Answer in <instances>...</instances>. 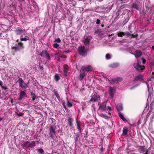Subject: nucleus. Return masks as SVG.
Returning <instances> with one entry per match:
<instances>
[{
  "label": "nucleus",
  "mask_w": 154,
  "mask_h": 154,
  "mask_svg": "<svg viewBox=\"0 0 154 154\" xmlns=\"http://www.w3.org/2000/svg\"><path fill=\"white\" fill-rule=\"evenodd\" d=\"M100 21L99 19H97L96 20V23L97 24H100Z\"/></svg>",
  "instance_id": "obj_44"
},
{
  "label": "nucleus",
  "mask_w": 154,
  "mask_h": 154,
  "mask_svg": "<svg viewBox=\"0 0 154 154\" xmlns=\"http://www.w3.org/2000/svg\"><path fill=\"white\" fill-rule=\"evenodd\" d=\"M58 60H59V61H60V57H59L58 58Z\"/></svg>",
  "instance_id": "obj_62"
},
{
  "label": "nucleus",
  "mask_w": 154,
  "mask_h": 154,
  "mask_svg": "<svg viewBox=\"0 0 154 154\" xmlns=\"http://www.w3.org/2000/svg\"><path fill=\"white\" fill-rule=\"evenodd\" d=\"M82 70L84 72H89L91 70V67L89 65L83 66L81 67Z\"/></svg>",
  "instance_id": "obj_12"
},
{
  "label": "nucleus",
  "mask_w": 154,
  "mask_h": 154,
  "mask_svg": "<svg viewBox=\"0 0 154 154\" xmlns=\"http://www.w3.org/2000/svg\"><path fill=\"white\" fill-rule=\"evenodd\" d=\"M79 52V54L82 56H85L87 54V51L84 47L80 46L78 48Z\"/></svg>",
  "instance_id": "obj_5"
},
{
  "label": "nucleus",
  "mask_w": 154,
  "mask_h": 154,
  "mask_svg": "<svg viewBox=\"0 0 154 154\" xmlns=\"http://www.w3.org/2000/svg\"><path fill=\"white\" fill-rule=\"evenodd\" d=\"M18 82L19 83L20 86L22 88H23L27 86V85L25 83L21 78H19Z\"/></svg>",
  "instance_id": "obj_7"
},
{
  "label": "nucleus",
  "mask_w": 154,
  "mask_h": 154,
  "mask_svg": "<svg viewBox=\"0 0 154 154\" xmlns=\"http://www.w3.org/2000/svg\"><path fill=\"white\" fill-rule=\"evenodd\" d=\"M124 33L125 34V35H127L129 37H131V36H133V34H131L128 32H124Z\"/></svg>",
  "instance_id": "obj_30"
},
{
  "label": "nucleus",
  "mask_w": 154,
  "mask_h": 154,
  "mask_svg": "<svg viewBox=\"0 0 154 154\" xmlns=\"http://www.w3.org/2000/svg\"><path fill=\"white\" fill-rule=\"evenodd\" d=\"M70 52V51L69 50H67L66 51H65V52L66 53H68Z\"/></svg>",
  "instance_id": "obj_53"
},
{
  "label": "nucleus",
  "mask_w": 154,
  "mask_h": 154,
  "mask_svg": "<svg viewBox=\"0 0 154 154\" xmlns=\"http://www.w3.org/2000/svg\"><path fill=\"white\" fill-rule=\"evenodd\" d=\"M2 85H2V82L0 80V86H1V87Z\"/></svg>",
  "instance_id": "obj_51"
},
{
  "label": "nucleus",
  "mask_w": 154,
  "mask_h": 154,
  "mask_svg": "<svg viewBox=\"0 0 154 154\" xmlns=\"http://www.w3.org/2000/svg\"><path fill=\"white\" fill-rule=\"evenodd\" d=\"M63 71L64 72V75L65 77H66L67 75V73L68 71V69L66 66H63Z\"/></svg>",
  "instance_id": "obj_22"
},
{
  "label": "nucleus",
  "mask_w": 154,
  "mask_h": 154,
  "mask_svg": "<svg viewBox=\"0 0 154 154\" xmlns=\"http://www.w3.org/2000/svg\"><path fill=\"white\" fill-rule=\"evenodd\" d=\"M152 75H152V78H154V72H152Z\"/></svg>",
  "instance_id": "obj_52"
},
{
  "label": "nucleus",
  "mask_w": 154,
  "mask_h": 154,
  "mask_svg": "<svg viewBox=\"0 0 154 154\" xmlns=\"http://www.w3.org/2000/svg\"><path fill=\"white\" fill-rule=\"evenodd\" d=\"M54 42H57L58 43H60L61 42V41L59 38H57L55 39L54 41Z\"/></svg>",
  "instance_id": "obj_37"
},
{
  "label": "nucleus",
  "mask_w": 154,
  "mask_h": 154,
  "mask_svg": "<svg viewBox=\"0 0 154 154\" xmlns=\"http://www.w3.org/2000/svg\"><path fill=\"white\" fill-rule=\"evenodd\" d=\"M109 90V91L110 94L112 98L114 97V94L116 91V89L115 88L110 87Z\"/></svg>",
  "instance_id": "obj_13"
},
{
  "label": "nucleus",
  "mask_w": 154,
  "mask_h": 154,
  "mask_svg": "<svg viewBox=\"0 0 154 154\" xmlns=\"http://www.w3.org/2000/svg\"><path fill=\"white\" fill-rule=\"evenodd\" d=\"M86 75V74L85 73V72L83 71L82 72L80 71L79 75V79L80 80H82Z\"/></svg>",
  "instance_id": "obj_19"
},
{
  "label": "nucleus",
  "mask_w": 154,
  "mask_h": 154,
  "mask_svg": "<svg viewBox=\"0 0 154 154\" xmlns=\"http://www.w3.org/2000/svg\"><path fill=\"white\" fill-rule=\"evenodd\" d=\"M63 107L65 109H66V106H65V105L64 104L63 105Z\"/></svg>",
  "instance_id": "obj_54"
},
{
  "label": "nucleus",
  "mask_w": 154,
  "mask_h": 154,
  "mask_svg": "<svg viewBox=\"0 0 154 154\" xmlns=\"http://www.w3.org/2000/svg\"><path fill=\"white\" fill-rule=\"evenodd\" d=\"M54 94L57 98L59 97V95L57 92H55Z\"/></svg>",
  "instance_id": "obj_45"
},
{
  "label": "nucleus",
  "mask_w": 154,
  "mask_h": 154,
  "mask_svg": "<svg viewBox=\"0 0 154 154\" xmlns=\"http://www.w3.org/2000/svg\"><path fill=\"white\" fill-rule=\"evenodd\" d=\"M137 86V85H135L134 86H133V87H132V88H134L136 87Z\"/></svg>",
  "instance_id": "obj_57"
},
{
  "label": "nucleus",
  "mask_w": 154,
  "mask_h": 154,
  "mask_svg": "<svg viewBox=\"0 0 154 154\" xmlns=\"http://www.w3.org/2000/svg\"><path fill=\"white\" fill-rule=\"evenodd\" d=\"M15 32L17 35H20L23 34L24 35H25V29L23 28H18L15 30Z\"/></svg>",
  "instance_id": "obj_9"
},
{
  "label": "nucleus",
  "mask_w": 154,
  "mask_h": 154,
  "mask_svg": "<svg viewBox=\"0 0 154 154\" xmlns=\"http://www.w3.org/2000/svg\"><path fill=\"white\" fill-rule=\"evenodd\" d=\"M106 103L104 102L99 107V109H100L102 111H104L106 109Z\"/></svg>",
  "instance_id": "obj_17"
},
{
  "label": "nucleus",
  "mask_w": 154,
  "mask_h": 154,
  "mask_svg": "<svg viewBox=\"0 0 154 154\" xmlns=\"http://www.w3.org/2000/svg\"><path fill=\"white\" fill-rule=\"evenodd\" d=\"M132 7L133 8H135L137 10H139V7L135 3H133L132 4Z\"/></svg>",
  "instance_id": "obj_28"
},
{
  "label": "nucleus",
  "mask_w": 154,
  "mask_h": 154,
  "mask_svg": "<svg viewBox=\"0 0 154 154\" xmlns=\"http://www.w3.org/2000/svg\"><path fill=\"white\" fill-rule=\"evenodd\" d=\"M137 36V34L134 35L133 34V36H131V38H134V37H136Z\"/></svg>",
  "instance_id": "obj_48"
},
{
  "label": "nucleus",
  "mask_w": 154,
  "mask_h": 154,
  "mask_svg": "<svg viewBox=\"0 0 154 154\" xmlns=\"http://www.w3.org/2000/svg\"><path fill=\"white\" fill-rule=\"evenodd\" d=\"M54 78L57 81H58V80L60 79V77L58 76V75L57 74H56L55 75Z\"/></svg>",
  "instance_id": "obj_34"
},
{
  "label": "nucleus",
  "mask_w": 154,
  "mask_h": 154,
  "mask_svg": "<svg viewBox=\"0 0 154 154\" xmlns=\"http://www.w3.org/2000/svg\"><path fill=\"white\" fill-rule=\"evenodd\" d=\"M16 42H17V43H19V42H19V39H17L16 40Z\"/></svg>",
  "instance_id": "obj_58"
},
{
  "label": "nucleus",
  "mask_w": 154,
  "mask_h": 154,
  "mask_svg": "<svg viewBox=\"0 0 154 154\" xmlns=\"http://www.w3.org/2000/svg\"><path fill=\"white\" fill-rule=\"evenodd\" d=\"M118 35L119 37H122L123 36L125 35V34L124 32H121L118 33Z\"/></svg>",
  "instance_id": "obj_31"
},
{
  "label": "nucleus",
  "mask_w": 154,
  "mask_h": 154,
  "mask_svg": "<svg viewBox=\"0 0 154 154\" xmlns=\"http://www.w3.org/2000/svg\"><path fill=\"white\" fill-rule=\"evenodd\" d=\"M128 129L127 127H124L123 128V133L122 134V135H127V134Z\"/></svg>",
  "instance_id": "obj_25"
},
{
  "label": "nucleus",
  "mask_w": 154,
  "mask_h": 154,
  "mask_svg": "<svg viewBox=\"0 0 154 154\" xmlns=\"http://www.w3.org/2000/svg\"><path fill=\"white\" fill-rule=\"evenodd\" d=\"M24 48L23 44L22 42H19L15 44L14 46L12 47V49L15 51H19Z\"/></svg>",
  "instance_id": "obj_3"
},
{
  "label": "nucleus",
  "mask_w": 154,
  "mask_h": 154,
  "mask_svg": "<svg viewBox=\"0 0 154 154\" xmlns=\"http://www.w3.org/2000/svg\"><path fill=\"white\" fill-rule=\"evenodd\" d=\"M24 114L23 113H20L17 114V116H22Z\"/></svg>",
  "instance_id": "obj_41"
},
{
  "label": "nucleus",
  "mask_w": 154,
  "mask_h": 154,
  "mask_svg": "<svg viewBox=\"0 0 154 154\" xmlns=\"http://www.w3.org/2000/svg\"><path fill=\"white\" fill-rule=\"evenodd\" d=\"M115 80V79H112V82H111V83H117V81H116V80Z\"/></svg>",
  "instance_id": "obj_40"
},
{
  "label": "nucleus",
  "mask_w": 154,
  "mask_h": 154,
  "mask_svg": "<svg viewBox=\"0 0 154 154\" xmlns=\"http://www.w3.org/2000/svg\"><path fill=\"white\" fill-rule=\"evenodd\" d=\"M100 115L101 117H103L104 118H105L106 119H107L108 118V116L104 114L103 113H101L100 114Z\"/></svg>",
  "instance_id": "obj_35"
},
{
  "label": "nucleus",
  "mask_w": 154,
  "mask_h": 154,
  "mask_svg": "<svg viewBox=\"0 0 154 154\" xmlns=\"http://www.w3.org/2000/svg\"><path fill=\"white\" fill-rule=\"evenodd\" d=\"M144 154H148V151H147Z\"/></svg>",
  "instance_id": "obj_59"
},
{
  "label": "nucleus",
  "mask_w": 154,
  "mask_h": 154,
  "mask_svg": "<svg viewBox=\"0 0 154 154\" xmlns=\"http://www.w3.org/2000/svg\"><path fill=\"white\" fill-rule=\"evenodd\" d=\"M49 135L52 138H53L55 135V128L54 127L52 126L50 128Z\"/></svg>",
  "instance_id": "obj_6"
},
{
  "label": "nucleus",
  "mask_w": 154,
  "mask_h": 154,
  "mask_svg": "<svg viewBox=\"0 0 154 154\" xmlns=\"http://www.w3.org/2000/svg\"><path fill=\"white\" fill-rule=\"evenodd\" d=\"M59 46V45L57 43H54L53 44V47L55 48H57Z\"/></svg>",
  "instance_id": "obj_39"
},
{
  "label": "nucleus",
  "mask_w": 154,
  "mask_h": 154,
  "mask_svg": "<svg viewBox=\"0 0 154 154\" xmlns=\"http://www.w3.org/2000/svg\"><path fill=\"white\" fill-rule=\"evenodd\" d=\"M150 79H149V81L150 80Z\"/></svg>",
  "instance_id": "obj_63"
},
{
  "label": "nucleus",
  "mask_w": 154,
  "mask_h": 154,
  "mask_svg": "<svg viewBox=\"0 0 154 154\" xmlns=\"http://www.w3.org/2000/svg\"><path fill=\"white\" fill-rule=\"evenodd\" d=\"M36 142L34 141H26L24 143L23 147L27 149L29 148H32L36 146Z\"/></svg>",
  "instance_id": "obj_2"
},
{
  "label": "nucleus",
  "mask_w": 154,
  "mask_h": 154,
  "mask_svg": "<svg viewBox=\"0 0 154 154\" xmlns=\"http://www.w3.org/2000/svg\"><path fill=\"white\" fill-rule=\"evenodd\" d=\"M107 107L109 111H111V108L109 106H107Z\"/></svg>",
  "instance_id": "obj_49"
},
{
  "label": "nucleus",
  "mask_w": 154,
  "mask_h": 154,
  "mask_svg": "<svg viewBox=\"0 0 154 154\" xmlns=\"http://www.w3.org/2000/svg\"><path fill=\"white\" fill-rule=\"evenodd\" d=\"M67 106L69 107H71L72 106V104L68 100L67 102Z\"/></svg>",
  "instance_id": "obj_32"
},
{
  "label": "nucleus",
  "mask_w": 154,
  "mask_h": 154,
  "mask_svg": "<svg viewBox=\"0 0 154 154\" xmlns=\"http://www.w3.org/2000/svg\"><path fill=\"white\" fill-rule=\"evenodd\" d=\"M92 38L91 37L88 36L87 38L85 39L83 42L85 46H89L90 41L91 40Z\"/></svg>",
  "instance_id": "obj_10"
},
{
  "label": "nucleus",
  "mask_w": 154,
  "mask_h": 154,
  "mask_svg": "<svg viewBox=\"0 0 154 154\" xmlns=\"http://www.w3.org/2000/svg\"><path fill=\"white\" fill-rule=\"evenodd\" d=\"M38 152L42 154L44 153V151L43 149L42 148L38 149H37Z\"/></svg>",
  "instance_id": "obj_36"
},
{
  "label": "nucleus",
  "mask_w": 154,
  "mask_h": 154,
  "mask_svg": "<svg viewBox=\"0 0 154 154\" xmlns=\"http://www.w3.org/2000/svg\"><path fill=\"white\" fill-rule=\"evenodd\" d=\"M119 66V64L118 63H115L110 65V66L112 68H115Z\"/></svg>",
  "instance_id": "obj_24"
},
{
  "label": "nucleus",
  "mask_w": 154,
  "mask_h": 154,
  "mask_svg": "<svg viewBox=\"0 0 154 154\" xmlns=\"http://www.w3.org/2000/svg\"><path fill=\"white\" fill-rule=\"evenodd\" d=\"M108 113H109V114H111L110 112H108Z\"/></svg>",
  "instance_id": "obj_61"
},
{
  "label": "nucleus",
  "mask_w": 154,
  "mask_h": 154,
  "mask_svg": "<svg viewBox=\"0 0 154 154\" xmlns=\"http://www.w3.org/2000/svg\"><path fill=\"white\" fill-rule=\"evenodd\" d=\"M3 34L1 33L0 34V38L2 39H4V36H3Z\"/></svg>",
  "instance_id": "obj_46"
},
{
  "label": "nucleus",
  "mask_w": 154,
  "mask_h": 154,
  "mask_svg": "<svg viewBox=\"0 0 154 154\" xmlns=\"http://www.w3.org/2000/svg\"><path fill=\"white\" fill-rule=\"evenodd\" d=\"M40 55L42 57H45L47 59H49L50 58L49 54L46 51H42Z\"/></svg>",
  "instance_id": "obj_8"
},
{
  "label": "nucleus",
  "mask_w": 154,
  "mask_h": 154,
  "mask_svg": "<svg viewBox=\"0 0 154 154\" xmlns=\"http://www.w3.org/2000/svg\"><path fill=\"white\" fill-rule=\"evenodd\" d=\"M152 50H154V45L152 46Z\"/></svg>",
  "instance_id": "obj_56"
},
{
  "label": "nucleus",
  "mask_w": 154,
  "mask_h": 154,
  "mask_svg": "<svg viewBox=\"0 0 154 154\" xmlns=\"http://www.w3.org/2000/svg\"><path fill=\"white\" fill-rule=\"evenodd\" d=\"M137 148H139V150H140V153H143L146 152V149L144 148V146H137Z\"/></svg>",
  "instance_id": "obj_18"
},
{
  "label": "nucleus",
  "mask_w": 154,
  "mask_h": 154,
  "mask_svg": "<svg viewBox=\"0 0 154 154\" xmlns=\"http://www.w3.org/2000/svg\"><path fill=\"white\" fill-rule=\"evenodd\" d=\"M99 32L98 31V30H97V31L95 30L94 33H95V34H97Z\"/></svg>",
  "instance_id": "obj_50"
},
{
  "label": "nucleus",
  "mask_w": 154,
  "mask_h": 154,
  "mask_svg": "<svg viewBox=\"0 0 154 154\" xmlns=\"http://www.w3.org/2000/svg\"><path fill=\"white\" fill-rule=\"evenodd\" d=\"M140 61L138 60L137 62L134 64V67L137 71L139 72H142L145 69L144 66H141L140 64Z\"/></svg>",
  "instance_id": "obj_1"
},
{
  "label": "nucleus",
  "mask_w": 154,
  "mask_h": 154,
  "mask_svg": "<svg viewBox=\"0 0 154 154\" xmlns=\"http://www.w3.org/2000/svg\"><path fill=\"white\" fill-rule=\"evenodd\" d=\"M101 26H102V27H103V26H104V24H101Z\"/></svg>",
  "instance_id": "obj_60"
},
{
  "label": "nucleus",
  "mask_w": 154,
  "mask_h": 154,
  "mask_svg": "<svg viewBox=\"0 0 154 154\" xmlns=\"http://www.w3.org/2000/svg\"><path fill=\"white\" fill-rule=\"evenodd\" d=\"M39 67L40 69H41L42 70L44 69L43 67L42 66H40V65H39Z\"/></svg>",
  "instance_id": "obj_47"
},
{
  "label": "nucleus",
  "mask_w": 154,
  "mask_h": 154,
  "mask_svg": "<svg viewBox=\"0 0 154 154\" xmlns=\"http://www.w3.org/2000/svg\"><path fill=\"white\" fill-rule=\"evenodd\" d=\"M73 120L70 117H69L67 120L68 125L70 127H72L73 126L72 122Z\"/></svg>",
  "instance_id": "obj_15"
},
{
  "label": "nucleus",
  "mask_w": 154,
  "mask_h": 154,
  "mask_svg": "<svg viewBox=\"0 0 154 154\" xmlns=\"http://www.w3.org/2000/svg\"><path fill=\"white\" fill-rule=\"evenodd\" d=\"M106 58L108 59L109 60L110 59V56L109 54H107L106 55Z\"/></svg>",
  "instance_id": "obj_38"
},
{
  "label": "nucleus",
  "mask_w": 154,
  "mask_h": 154,
  "mask_svg": "<svg viewBox=\"0 0 154 154\" xmlns=\"http://www.w3.org/2000/svg\"><path fill=\"white\" fill-rule=\"evenodd\" d=\"M31 96L32 98V101H34L35 99L37 98V96L35 94L31 93Z\"/></svg>",
  "instance_id": "obj_26"
},
{
  "label": "nucleus",
  "mask_w": 154,
  "mask_h": 154,
  "mask_svg": "<svg viewBox=\"0 0 154 154\" xmlns=\"http://www.w3.org/2000/svg\"><path fill=\"white\" fill-rule=\"evenodd\" d=\"M135 52L136 53V54L133 53H131V54L134 55L136 58L139 57L142 54V53L139 51H136Z\"/></svg>",
  "instance_id": "obj_14"
},
{
  "label": "nucleus",
  "mask_w": 154,
  "mask_h": 154,
  "mask_svg": "<svg viewBox=\"0 0 154 154\" xmlns=\"http://www.w3.org/2000/svg\"><path fill=\"white\" fill-rule=\"evenodd\" d=\"M143 77V75H139L136 76H135L134 78V81H136L140 80L142 79Z\"/></svg>",
  "instance_id": "obj_16"
},
{
  "label": "nucleus",
  "mask_w": 154,
  "mask_h": 154,
  "mask_svg": "<svg viewBox=\"0 0 154 154\" xmlns=\"http://www.w3.org/2000/svg\"><path fill=\"white\" fill-rule=\"evenodd\" d=\"M116 107L119 112H120V111L122 110L123 106L121 104H117V105L116 106Z\"/></svg>",
  "instance_id": "obj_21"
},
{
  "label": "nucleus",
  "mask_w": 154,
  "mask_h": 154,
  "mask_svg": "<svg viewBox=\"0 0 154 154\" xmlns=\"http://www.w3.org/2000/svg\"><path fill=\"white\" fill-rule=\"evenodd\" d=\"M27 95L26 92L24 91H21L20 93V96L18 98L19 100H21L23 99L25 97H27Z\"/></svg>",
  "instance_id": "obj_11"
},
{
  "label": "nucleus",
  "mask_w": 154,
  "mask_h": 154,
  "mask_svg": "<svg viewBox=\"0 0 154 154\" xmlns=\"http://www.w3.org/2000/svg\"><path fill=\"white\" fill-rule=\"evenodd\" d=\"M142 63L143 64H145L146 62V60L143 58H142Z\"/></svg>",
  "instance_id": "obj_42"
},
{
  "label": "nucleus",
  "mask_w": 154,
  "mask_h": 154,
  "mask_svg": "<svg viewBox=\"0 0 154 154\" xmlns=\"http://www.w3.org/2000/svg\"><path fill=\"white\" fill-rule=\"evenodd\" d=\"M76 125L77 129L78 130V131L80 133H81V125H80V122L79 121H77L76 122Z\"/></svg>",
  "instance_id": "obj_20"
},
{
  "label": "nucleus",
  "mask_w": 154,
  "mask_h": 154,
  "mask_svg": "<svg viewBox=\"0 0 154 154\" xmlns=\"http://www.w3.org/2000/svg\"><path fill=\"white\" fill-rule=\"evenodd\" d=\"M119 115L120 118L123 121H127L126 120L122 114L121 112H119Z\"/></svg>",
  "instance_id": "obj_23"
},
{
  "label": "nucleus",
  "mask_w": 154,
  "mask_h": 154,
  "mask_svg": "<svg viewBox=\"0 0 154 154\" xmlns=\"http://www.w3.org/2000/svg\"><path fill=\"white\" fill-rule=\"evenodd\" d=\"M150 79H149V81L150 80Z\"/></svg>",
  "instance_id": "obj_64"
},
{
  "label": "nucleus",
  "mask_w": 154,
  "mask_h": 154,
  "mask_svg": "<svg viewBox=\"0 0 154 154\" xmlns=\"http://www.w3.org/2000/svg\"><path fill=\"white\" fill-rule=\"evenodd\" d=\"M122 79V78L120 77H119L115 78V80H114L117 81V82H121Z\"/></svg>",
  "instance_id": "obj_33"
},
{
  "label": "nucleus",
  "mask_w": 154,
  "mask_h": 154,
  "mask_svg": "<svg viewBox=\"0 0 154 154\" xmlns=\"http://www.w3.org/2000/svg\"><path fill=\"white\" fill-rule=\"evenodd\" d=\"M26 37L24 38H20V41H26L27 40H29V38L28 36H26Z\"/></svg>",
  "instance_id": "obj_29"
},
{
  "label": "nucleus",
  "mask_w": 154,
  "mask_h": 154,
  "mask_svg": "<svg viewBox=\"0 0 154 154\" xmlns=\"http://www.w3.org/2000/svg\"><path fill=\"white\" fill-rule=\"evenodd\" d=\"M2 89H4L5 90H7L8 89V88L6 87V86H4L3 85H2V86L1 87Z\"/></svg>",
  "instance_id": "obj_43"
},
{
  "label": "nucleus",
  "mask_w": 154,
  "mask_h": 154,
  "mask_svg": "<svg viewBox=\"0 0 154 154\" xmlns=\"http://www.w3.org/2000/svg\"><path fill=\"white\" fill-rule=\"evenodd\" d=\"M3 119V118L1 117H0V122H1Z\"/></svg>",
  "instance_id": "obj_55"
},
{
  "label": "nucleus",
  "mask_w": 154,
  "mask_h": 154,
  "mask_svg": "<svg viewBox=\"0 0 154 154\" xmlns=\"http://www.w3.org/2000/svg\"><path fill=\"white\" fill-rule=\"evenodd\" d=\"M79 137V136L78 135V134H76L75 136H74V138L75 140V143H77V142L78 141V138Z\"/></svg>",
  "instance_id": "obj_27"
},
{
  "label": "nucleus",
  "mask_w": 154,
  "mask_h": 154,
  "mask_svg": "<svg viewBox=\"0 0 154 154\" xmlns=\"http://www.w3.org/2000/svg\"><path fill=\"white\" fill-rule=\"evenodd\" d=\"M100 98V97L99 95L97 94H92L91 96V98L88 101V103H94L98 101V99Z\"/></svg>",
  "instance_id": "obj_4"
}]
</instances>
